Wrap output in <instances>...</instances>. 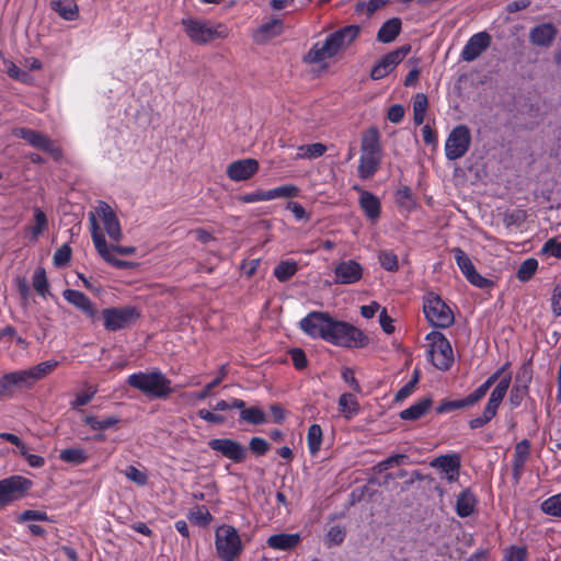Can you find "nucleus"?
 Here are the masks:
<instances>
[{
    "label": "nucleus",
    "mask_w": 561,
    "mask_h": 561,
    "mask_svg": "<svg viewBox=\"0 0 561 561\" xmlns=\"http://www.w3.org/2000/svg\"><path fill=\"white\" fill-rule=\"evenodd\" d=\"M533 373L528 365H523L515 377V382L510 391V405L512 409L518 408L529 392Z\"/></svg>",
    "instance_id": "obj_20"
},
{
    "label": "nucleus",
    "mask_w": 561,
    "mask_h": 561,
    "mask_svg": "<svg viewBox=\"0 0 561 561\" xmlns=\"http://www.w3.org/2000/svg\"><path fill=\"white\" fill-rule=\"evenodd\" d=\"M33 213L34 224L26 228V232L30 241L35 242L47 230L48 219L39 207H34Z\"/></svg>",
    "instance_id": "obj_31"
},
{
    "label": "nucleus",
    "mask_w": 561,
    "mask_h": 561,
    "mask_svg": "<svg viewBox=\"0 0 561 561\" xmlns=\"http://www.w3.org/2000/svg\"><path fill=\"white\" fill-rule=\"evenodd\" d=\"M181 24L190 41L196 45H206L229 35L228 26L220 22L188 16L182 19Z\"/></svg>",
    "instance_id": "obj_4"
},
{
    "label": "nucleus",
    "mask_w": 561,
    "mask_h": 561,
    "mask_svg": "<svg viewBox=\"0 0 561 561\" xmlns=\"http://www.w3.org/2000/svg\"><path fill=\"white\" fill-rule=\"evenodd\" d=\"M428 107V100L424 93H417L413 99V121L415 125H422Z\"/></svg>",
    "instance_id": "obj_41"
},
{
    "label": "nucleus",
    "mask_w": 561,
    "mask_h": 561,
    "mask_svg": "<svg viewBox=\"0 0 561 561\" xmlns=\"http://www.w3.org/2000/svg\"><path fill=\"white\" fill-rule=\"evenodd\" d=\"M211 450L229 460L239 463L245 460L248 450L241 443L230 438H214L208 442Z\"/></svg>",
    "instance_id": "obj_17"
},
{
    "label": "nucleus",
    "mask_w": 561,
    "mask_h": 561,
    "mask_svg": "<svg viewBox=\"0 0 561 561\" xmlns=\"http://www.w3.org/2000/svg\"><path fill=\"white\" fill-rule=\"evenodd\" d=\"M428 341V356L433 365L440 370H448L454 363V353L446 336L437 331L426 335Z\"/></svg>",
    "instance_id": "obj_8"
},
{
    "label": "nucleus",
    "mask_w": 561,
    "mask_h": 561,
    "mask_svg": "<svg viewBox=\"0 0 561 561\" xmlns=\"http://www.w3.org/2000/svg\"><path fill=\"white\" fill-rule=\"evenodd\" d=\"M382 160L380 134L376 127L367 129L362 137L357 174L362 180L371 179L379 170Z\"/></svg>",
    "instance_id": "obj_3"
},
{
    "label": "nucleus",
    "mask_w": 561,
    "mask_h": 561,
    "mask_svg": "<svg viewBox=\"0 0 561 561\" xmlns=\"http://www.w3.org/2000/svg\"><path fill=\"white\" fill-rule=\"evenodd\" d=\"M301 541L299 534H276L267 538V546L275 550H290Z\"/></svg>",
    "instance_id": "obj_30"
},
{
    "label": "nucleus",
    "mask_w": 561,
    "mask_h": 561,
    "mask_svg": "<svg viewBox=\"0 0 561 561\" xmlns=\"http://www.w3.org/2000/svg\"><path fill=\"white\" fill-rule=\"evenodd\" d=\"M327 152V146L321 142L310 145H301L297 148L295 159H316L322 157Z\"/></svg>",
    "instance_id": "obj_38"
},
{
    "label": "nucleus",
    "mask_w": 561,
    "mask_h": 561,
    "mask_svg": "<svg viewBox=\"0 0 561 561\" xmlns=\"http://www.w3.org/2000/svg\"><path fill=\"white\" fill-rule=\"evenodd\" d=\"M541 511L550 516L561 517V493L546 499L541 505Z\"/></svg>",
    "instance_id": "obj_48"
},
{
    "label": "nucleus",
    "mask_w": 561,
    "mask_h": 561,
    "mask_svg": "<svg viewBox=\"0 0 561 561\" xmlns=\"http://www.w3.org/2000/svg\"><path fill=\"white\" fill-rule=\"evenodd\" d=\"M471 134L466 125L456 126L448 135L445 142V154L448 160H457L463 157L470 148Z\"/></svg>",
    "instance_id": "obj_12"
},
{
    "label": "nucleus",
    "mask_w": 561,
    "mask_h": 561,
    "mask_svg": "<svg viewBox=\"0 0 561 561\" xmlns=\"http://www.w3.org/2000/svg\"><path fill=\"white\" fill-rule=\"evenodd\" d=\"M339 410L346 417L352 419L359 412V403L352 393H343L339 398Z\"/></svg>",
    "instance_id": "obj_36"
},
{
    "label": "nucleus",
    "mask_w": 561,
    "mask_h": 561,
    "mask_svg": "<svg viewBox=\"0 0 561 561\" xmlns=\"http://www.w3.org/2000/svg\"><path fill=\"white\" fill-rule=\"evenodd\" d=\"M530 455V444L527 439L517 443L513 457V474L515 479H519L524 471V467Z\"/></svg>",
    "instance_id": "obj_29"
},
{
    "label": "nucleus",
    "mask_w": 561,
    "mask_h": 561,
    "mask_svg": "<svg viewBox=\"0 0 561 561\" xmlns=\"http://www.w3.org/2000/svg\"><path fill=\"white\" fill-rule=\"evenodd\" d=\"M492 386V380L485 379L483 383H481L474 391H472L465 398L467 405H473L474 403L480 401L486 394V392Z\"/></svg>",
    "instance_id": "obj_51"
},
{
    "label": "nucleus",
    "mask_w": 561,
    "mask_h": 561,
    "mask_svg": "<svg viewBox=\"0 0 561 561\" xmlns=\"http://www.w3.org/2000/svg\"><path fill=\"white\" fill-rule=\"evenodd\" d=\"M322 444V430L318 424H312L307 434V445L312 456L317 455Z\"/></svg>",
    "instance_id": "obj_43"
},
{
    "label": "nucleus",
    "mask_w": 561,
    "mask_h": 561,
    "mask_svg": "<svg viewBox=\"0 0 561 561\" xmlns=\"http://www.w3.org/2000/svg\"><path fill=\"white\" fill-rule=\"evenodd\" d=\"M346 536V529L342 526L334 525L330 527L328 530L325 537H324V545L328 548L340 546Z\"/></svg>",
    "instance_id": "obj_47"
},
{
    "label": "nucleus",
    "mask_w": 561,
    "mask_h": 561,
    "mask_svg": "<svg viewBox=\"0 0 561 561\" xmlns=\"http://www.w3.org/2000/svg\"><path fill=\"white\" fill-rule=\"evenodd\" d=\"M477 499L470 490L462 491L456 501V513L460 517L470 516L476 508Z\"/></svg>",
    "instance_id": "obj_33"
},
{
    "label": "nucleus",
    "mask_w": 561,
    "mask_h": 561,
    "mask_svg": "<svg viewBox=\"0 0 561 561\" xmlns=\"http://www.w3.org/2000/svg\"><path fill=\"white\" fill-rule=\"evenodd\" d=\"M32 484L30 479L22 476H12L0 480V506L23 497Z\"/></svg>",
    "instance_id": "obj_15"
},
{
    "label": "nucleus",
    "mask_w": 561,
    "mask_h": 561,
    "mask_svg": "<svg viewBox=\"0 0 561 561\" xmlns=\"http://www.w3.org/2000/svg\"><path fill=\"white\" fill-rule=\"evenodd\" d=\"M432 400L430 398H423L417 400L408 409L400 412V417L405 421H415L422 417L431 408Z\"/></svg>",
    "instance_id": "obj_34"
},
{
    "label": "nucleus",
    "mask_w": 561,
    "mask_h": 561,
    "mask_svg": "<svg viewBox=\"0 0 561 561\" xmlns=\"http://www.w3.org/2000/svg\"><path fill=\"white\" fill-rule=\"evenodd\" d=\"M542 251L554 257L561 259V241H557L556 239L548 240L545 243Z\"/></svg>",
    "instance_id": "obj_64"
},
{
    "label": "nucleus",
    "mask_w": 561,
    "mask_h": 561,
    "mask_svg": "<svg viewBox=\"0 0 561 561\" xmlns=\"http://www.w3.org/2000/svg\"><path fill=\"white\" fill-rule=\"evenodd\" d=\"M407 459H408V456L403 455V454H397V455L390 456L377 465L378 471L381 472V471H386L389 468H392L394 466H400V465L404 463Z\"/></svg>",
    "instance_id": "obj_55"
},
{
    "label": "nucleus",
    "mask_w": 561,
    "mask_h": 561,
    "mask_svg": "<svg viewBox=\"0 0 561 561\" xmlns=\"http://www.w3.org/2000/svg\"><path fill=\"white\" fill-rule=\"evenodd\" d=\"M51 8L64 20L72 21L78 16V5L75 0H53Z\"/></svg>",
    "instance_id": "obj_35"
},
{
    "label": "nucleus",
    "mask_w": 561,
    "mask_h": 561,
    "mask_svg": "<svg viewBox=\"0 0 561 561\" xmlns=\"http://www.w3.org/2000/svg\"><path fill=\"white\" fill-rule=\"evenodd\" d=\"M466 278L471 285L478 288H488L493 285L492 280L480 275L477 270L471 271V274Z\"/></svg>",
    "instance_id": "obj_61"
},
{
    "label": "nucleus",
    "mask_w": 561,
    "mask_h": 561,
    "mask_svg": "<svg viewBox=\"0 0 561 561\" xmlns=\"http://www.w3.org/2000/svg\"><path fill=\"white\" fill-rule=\"evenodd\" d=\"M118 422H119V419L114 415L105 416L102 419L93 416V415H85L83 417V423L85 425H89L91 427V430H93V431L108 430V428L115 426Z\"/></svg>",
    "instance_id": "obj_39"
},
{
    "label": "nucleus",
    "mask_w": 561,
    "mask_h": 561,
    "mask_svg": "<svg viewBox=\"0 0 561 561\" xmlns=\"http://www.w3.org/2000/svg\"><path fill=\"white\" fill-rule=\"evenodd\" d=\"M492 37L488 32H479L473 34L461 50V58L465 61L476 60L491 45Z\"/></svg>",
    "instance_id": "obj_24"
},
{
    "label": "nucleus",
    "mask_w": 561,
    "mask_h": 561,
    "mask_svg": "<svg viewBox=\"0 0 561 561\" xmlns=\"http://www.w3.org/2000/svg\"><path fill=\"white\" fill-rule=\"evenodd\" d=\"M401 25L402 23L399 18L386 21L377 33V39L385 44L393 42L401 32Z\"/></svg>",
    "instance_id": "obj_32"
},
{
    "label": "nucleus",
    "mask_w": 561,
    "mask_h": 561,
    "mask_svg": "<svg viewBox=\"0 0 561 561\" xmlns=\"http://www.w3.org/2000/svg\"><path fill=\"white\" fill-rule=\"evenodd\" d=\"M32 284L36 293L43 298H46L49 293V284L47 280L46 272L43 267H37L35 270Z\"/></svg>",
    "instance_id": "obj_46"
},
{
    "label": "nucleus",
    "mask_w": 561,
    "mask_h": 561,
    "mask_svg": "<svg viewBox=\"0 0 561 561\" xmlns=\"http://www.w3.org/2000/svg\"><path fill=\"white\" fill-rule=\"evenodd\" d=\"M538 268V261L534 257L525 260L518 267L516 276L520 282L529 280Z\"/></svg>",
    "instance_id": "obj_49"
},
{
    "label": "nucleus",
    "mask_w": 561,
    "mask_h": 561,
    "mask_svg": "<svg viewBox=\"0 0 561 561\" xmlns=\"http://www.w3.org/2000/svg\"><path fill=\"white\" fill-rule=\"evenodd\" d=\"M249 447L251 451L257 456L265 455L270 449L268 443L262 437H252Z\"/></svg>",
    "instance_id": "obj_58"
},
{
    "label": "nucleus",
    "mask_w": 561,
    "mask_h": 561,
    "mask_svg": "<svg viewBox=\"0 0 561 561\" xmlns=\"http://www.w3.org/2000/svg\"><path fill=\"white\" fill-rule=\"evenodd\" d=\"M102 317L106 330L118 331L134 324L139 319L140 312L136 307L125 306L103 309Z\"/></svg>",
    "instance_id": "obj_11"
},
{
    "label": "nucleus",
    "mask_w": 561,
    "mask_h": 561,
    "mask_svg": "<svg viewBox=\"0 0 561 561\" xmlns=\"http://www.w3.org/2000/svg\"><path fill=\"white\" fill-rule=\"evenodd\" d=\"M298 271V264L296 261L286 260L280 261L274 268V276L279 282H286L293 277Z\"/></svg>",
    "instance_id": "obj_40"
},
{
    "label": "nucleus",
    "mask_w": 561,
    "mask_h": 561,
    "mask_svg": "<svg viewBox=\"0 0 561 561\" xmlns=\"http://www.w3.org/2000/svg\"><path fill=\"white\" fill-rule=\"evenodd\" d=\"M125 476L128 480L135 482L137 485L144 486L148 483V476L146 472L140 471L134 466L127 467Z\"/></svg>",
    "instance_id": "obj_53"
},
{
    "label": "nucleus",
    "mask_w": 561,
    "mask_h": 561,
    "mask_svg": "<svg viewBox=\"0 0 561 561\" xmlns=\"http://www.w3.org/2000/svg\"><path fill=\"white\" fill-rule=\"evenodd\" d=\"M240 420L252 425H262L267 422L265 412L257 407H251L241 411Z\"/></svg>",
    "instance_id": "obj_42"
},
{
    "label": "nucleus",
    "mask_w": 561,
    "mask_h": 561,
    "mask_svg": "<svg viewBox=\"0 0 561 561\" xmlns=\"http://www.w3.org/2000/svg\"><path fill=\"white\" fill-rule=\"evenodd\" d=\"M127 383L150 399H167L173 392L171 380L160 370L131 374Z\"/></svg>",
    "instance_id": "obj_5"
},
{
    "label": "nucleus",
    "mask_w": 561,
    "mask_h": 561,
    "mask_svg": "<svg viewBox=\"0 0 561 561\" xmlns=\"http://www.w3.org/2000/svg\"><path fill=\"white\" fill-rule=\"evenodd\" d=\"M89 220L91 226L92 241L98 253L102 256V259L117 268L129 267L131 265L130 262L114 257L113 253L111 252L110 245L106 243L104 234L100 231V227L98 225L94 213L89 214Z\"/></svg>",
    "instance_id": "obj_16"
},
{
    "label": "nucleus",
    "mask_w": 561,
    "mask_h": 561,
    "mask_svg": "<svg viewBox=\"0 0 561 561\" xmlns=\"http://www.w3.org/2000/svg\"><path fill=\"white\" fill-rule=\"evenodd\" d=\"M359 31L357 25H347L333 32L323 42H317L304 60L308 64H318L336 56L356 39Z\"/></svg>",
    "instance_id": "obj_2"
},
{
    "label": "nucleus",
    "mask_w": 561,
    "mask_h": 561,
    "mask_svg": "<svg viewBox=\"0 0 561 561\" xmlns=\"http://www.w3.org/2000/svg\"><path fill=\"white\" fill-rule=\"evenodd\" d=\"M187 518L192 524L201 527L208 526L214 519L209 510L205 505H196L191 508L187 514Z\"/></svg>",
    "instance_id": "obj_37"
},
{
    "label": "nucleus",
    "mask_w": 561,
    "mask_h": 561,
    "mask_svg": "<svg viewBox=\"0 0 561 561\" xmlns=\"http://www.w3.org/2000/svg\"><path fill=\"white\" fill-rule=\"evenodd\" d=\"M353 188L359 194L358 205L365 217L371 224H376L381 215V202L379 197L357 185H355Z\"/></svg>",
    "instance_id": "obj_23"
},
{
    "label": "nucleus",
    "mask_w": 561,
    "mask_h": 561,
    "mask_svg": "<svg viewBox=\"0 0 561 561\" xmlns=\"http://www.w3.org/2000/svg\"><path fill=\"white\" fill-rule=\"evenodd\" d=\"M289 355L296 369L300 370L307 367L308 360L301 348H291Z\"/></svg>",
    "instance_id": "obj_59"
},
{
    "label": "nucleus",
    "mask_w": 561,
    "mask_h": 561,
    "mask_svg": "<svg viewBox=\"0 0 561 561\" xmlns=\"http://www.w3.org/2000/svg\"><path fill=\"white\" fill-rule=\"evenodd\" d=\"M4 65H5L7 73L12 79H15L21 82H26L28 80L30 75L26 71L20 69L14 62L4 61Z\"/></svg>",
    "instance_id": "obj_56"
},
{
    "label": "nucleus",
    "mask_w": 561,
    "mask_h": 561,
    "mask_svg": "<svg viewBox=\"0 0 561 561\" xmlns=\"http://www.w3.org/2000/svg\"><path fill=\"white\" fill-rule=\"evenodd\" d=\"M325 341L341 347L360 348L368 344V336L355 325L333 318Z\"/></svg>",
    "instance_id": "obj_7"
},
{
    "label": "nucleus",
    "mask_w": 561,
    "mask_h": 561,
    "mask_svg": "<svg viewBox=\"0 0 561 561\" xmlns=\"http://www.w3.org/2000/svg\"><path fill=\"white\" fill-rule=\"evenodd\" d=\"M363 277V267L354 260L341 261L334 268V283L350 285Z\"/></svg>",
    "instance_id": "obj_25"
},
{
    "label": "nucleus",
    "mask_w": 561,
    "mask_h": 561,
    "mask_svg": "<svg viewBox=\"0 0 561 561\" xmlns=\"http://www.w3.org/2000/svg\"><path fill=\"white\" fill-rule=\"evenodd\" d=\"M58 365L57 360L49 359L27 369L2 375L0 377V398H12L18 391L31 389L37 381L51 374Z\"/></svg>",
    "instance_id": "obj_1"
},
{
    "label": "nucleus",
    "mask_w": 561,
    "mask_h": 561,
    "mask_svg": "<svg viewBox=\"0 0 561 561\" xmlns=\"http://www.w3.org/2000/svg\"><path fill=\"white\" fill-rule=\"evenodd\" d=\"M333 318L328 312L311 311L299 322L300 330L312 339H322L330 332Z\"/></svg>",
    "instance_id": "obj_13"
},
{
    "label": "nucleus",
    "mask_w": 561,
    "mask_h": 561,
    "mask_svg": "<svg viewBox=\"0 0 561 561\" xmlns=\"http://www.w3.org/2000/svg\"><path fill=\"white\" fill-rule=\"evenodd\" d=\"M96 393V388L88 387L85 390L79 392L75 400L71 402L72 408H79L88 404Z\"/></svg>",
    "instance_id": "obj_54"
},
{
    "label": "nucleus",
    "mask_w": 561,
    "mask_h": 561,
    "mask_svg": "<svg viewBox=\"0 0 561 561\" xmlns=\"http://www.w3.org/2000/svg\"><path fill=\"white\" fill-rule=\"evenodd\" d=\"M466 407H468V405H467L465 398L461 400H454V401L445 400V401H442L440 404L438 405L437 413H439V414L447 413V412H450V411H454L457 409H462Z\"/></svg>",
    "instance_id": "obj_60"
},
{
    "label": "nucleus",
    "mask_w": 561,
    "mask_h": 561,
    "mask_svg": "<svg viewBox=\"0 0 561 561\" xmlns=\"http://www.w3.org/2000/svg\"><path fill=\"white\" fill-rule=\"evenodd\" d=\"M557 35V28L551 23H542L533 27L529 32V41L531 44L540 47L551 45Z\"/></svg>",
    "instance_id": "obj_27"
},
{
    "label": "nucleus",
    "mask_w": 561,
    "mask_h": 561,
    "mask_svg": "<svg viewBox=\"0 0 561 561\" xmlns=\"http://www.w3.org/2000/svg\"><path fill=\"white\" fill-rule=\"evenodd\" d=\"M410 49V46L405 45L381 57L371 69V79L380 80L387 77L405 58Z\"/></svg>",
    "instance_id": "obj_18"
},
{
    "label": "nucleus",
    "mask_w": 561,
    "mask_h": 561,
    "mask_svg": "<svg viewBox=\"0 0 561 561\" xmlns=\"http://www.w3.org/2000/svg\"><path fill=\"white\" fill-rule=\"evenodd\" d=\"M59 458L68 463L81 465L87 461L88 455L84 449L79 447L66 448L60 451Z\"/></svg>",
    "instance_id": "obj_44"
},
{
    "label": "nucleus",
    "mask_w": 561,
    "mask_h": 561,
    "mask_svg": "<svg viewBox=\"0 0 561 561\" xmlns=\"http://www.w3.org/2000/svg\"><path fill=\"white\" fill-rule=\"evenodd\" d=\"M504 561H526L528 550L525 546H510L504 550Z\"/></svg>",
    "instance_id": "obj_50"
},
{
    "label": "nucleus",
    "mask_w": 561,
    "mask_h": 561,
    "mask_svg": "<svg viewBox=\"0 0 561 561\" xmlns=\"http://www.w3.org/2000/svg\"><path fill=\"white\" fill-rule=\"evenodd\" d=\"M430 466L439 471L442 479L454 483L459 479L461 457L458 454L440 455L434 458Z\"/></svg>",
    "instance_id": "obj_19"
},
{
    "label": "nucleus",
    "mask_w": 561,
    "mask_h": 561,
    "mask_svg": "<svg viewBox=\"0 0 561 561\" xmlns=\"http://www.w3.org/2000/svg\"><path fill=\"white\" fill-rule=\"evenodd\" d=\"M300 190L294 184H285L276 187L277 198H293L299 195Z\"/></svg>",
    "instance_id": "obj_62"
},
{
    "label": "nucleus",
    "mask_w": 561,
    "mask_h": 561,
    "mask_svg": "<svg viewBox=\"0 0 561 561\" xmlns=\"http://www.w3.org/2000/svg\"><path fill=\"white\" fill-rule=\"evenodd\" d=\"M12 135L24 139L30 146L49 153L54 159L61 158V149L45 134L37 130L19 127L12 130Z\"/></svg>",
    "instance_id": "obj_14"
},
{
    "label": "nucleus",
    "mask_w": 561,
    "mask_h": 561,
    "mask_svg": "<svg viewBox=\"0 0 561 561\" xmlns=\"http://www.w3.org/2000/svg\"><path fill=\"white\" fill-rule=\"evenodd\" d=\"M453 254H454V259L459 267V270L461 271V273L465 275V277H468V275L471 274V271H474L476 267L471 261V259L469 257V255L463 251L461 250L460 248H454L451 250Z\"/></svg>",
    "instance_id": "obj_45"
},
{
    "label": "nucleus",
    "mask_w": 561,
    "mask_h": 561,
    "mask_svg": "<svg viewBox=\"0 0 561 561\" xmlns=\"http://www.w3.org/2000/svg\"><path fill=\"white\" fill-rule=\"evenodd\" d=\"M284 32L283 21L279 19H273L262 24L254 33V41L257 43H264L273 39Z\"/></svg>",
    "instance_id": "obj_28"
},
{
    "label": "nucleus",
    "mask_w": 561,
    "mask_h": 561,
    "mask_svg": "<svg viewBox=\"0 0 561 561\" xmlns=\"http://www.w3.org/2000/svg\"><path fill=\"white\" fill-rule=\"evenodd\" d=\"M551 310L556 317L561 316V284H558L552 291Z\"/></svg>",
    "instance_id": "obj_63"
},
{
    "label": "nucleus",
    "mask_w": 561,
    "mask_h": 561,
    "mask_svg": "<svg viewBox=\"0 0 561 561\" xmlns=\"http://www.w3.org/2000/svg\"><path fill=\"white\" fill-rule=\"evenodd\" d=\"M379 262L385 270L390 272H394L399 267L397 255L390 251L380 252Z\"/></svg>",
    "instance_id": "obj_52"
},
{
    "label": "nucleus",
    "mask_w": 561,
    "mask_h": 561,
    "mask_svg": "<svg viewBox=\"0 0 561 561\" xmlns=\"http://www.w3.org/2000/svg\"><path fill=\"white\" fill-rule=\"evenodd\" d=\"M423 311L427 321L436 328H448L454 323V314L442 298L433 293L426 295Z\"/></svg>",
    "instance_id": "obj_10"
},
{
    "label": "nucleus",
    "mask_w": 561,
    "mask_h": 561,
    "mask_svg": "<svg viewBox=\"0 0 561 561\" xmlns=\"http://www.w3.org/2000/svg\"><path fill=\"white\" fill-rule=\"evenodd\" d=\"M512 377L506 376L500 382L495 385L489 400L483 409V412L480 416L472 419L469 422V426L472 430L481 428L485 424H488L493 417H495L497 410L507 394Z\"/></svg>",
    "instance_id": "obj_9"
},
{
    "label": "nucleus",
    "mask_w": 561,
    "mask_h": 561,
    "mask_svg": "<svg viewBox=\"0 0 561 561\" xmlns=\"http://www.w3.org/2000/svg\"><path fill=\"white\" fill-rule=\"evenodd\" d=\"M71 259V249L68 244L61 245L54 254V264L57 266L66 265Z\"/></svg>",
    "instance_id": "obj_57"
},
{
    "label": "nucleus",
    "mask_w": 561,
    "mask_h": 561,
    "mask_svg": "<svg viewBox=\"0 0 561 561\" xmlns=\"http://www.w3.org/2000/svg\"><path fill=\"white\" fill-rule=\"evenodd\" d=\"M215 551L219 561H239L244 543L238 529L222 524L215 529Z\"/></svg>",
    "instance_id": "obj_6"
},
{
    "label": "nucleus",
    "mask_w": 561,
    "mask_h": 561,
    "mask_svg": "<svg viewBox=\"0 0 561 561\" xmlns=\"http://www.w3.org/2000/svg\"><path fill=\"white\" fill-rule=\"evenodd\" d=\"M260 164L256 159L245 158L232 161L228 164L226 173L233 182L250 180L259 171Z\"/></svg>",
    "instance_id": "obj_21"
},
{
    "label": "nucleus",
    "mask_w": 561,
    "mask_h": 561,
    "mask_svg": "<svg viewBox=\"0 0 561 561\" xmlns=\"http://www.w3.org/2000/svg\"><path fill=\"white\" fill-rule=\"evenodd\" d=\"M95 214L100 217L104 230L106 231L110 239L118 242L122 239L123 233L119 220L112 207L105 202H100L95 208Z\"/></svg>",
    "instance_id": "obj_22"
},
{
    "label": "nucleus",
    "mask_w": 561,
    "mask_h": 561,
    "mask_svg": "<svg viewBox=\"0 0 561 561\" xmlns=\"http://www.w3.org/2000/svg\"><path fill=\"white\" fill-rule=\"evenodd\" d=\"M64 298L79 309L85 317L94 321L98 317V310L91 299L82 291L76 289H66L62 293Z\"/></svg>",
    "instance_id": "obj_26"
}]
</instances>
